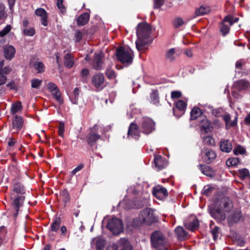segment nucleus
<instances>
[{
  "instance_id": "1",
  "label": "nucleus",
  "mask_w": 250,
  "mask_h": 250,
  "mask_svg": "<svg viewBox=\"0 0 250 250\" xmlns=\"http://www.w3.org/2000/svg\"><path fill=\"white\" fill-rule=\"evenodd\" d=\"M233 208V203L228 197H223L215 203V206L210 208L211 216L218 222L222 223L226 218V212L230 211Z\"/></svg>"
},
{
  "instance_id": "2",
  "label": "nucleus",
  "mask_w": 250,
  "mask_h": 250,
  "mask_svg": "<svg viewBox=\"0 0 250 250\" xmlns=\"http://www.w3.org/2000/svg\"><path fill=\"white\" fill-rule=\"evenodd\" d=\"M151 28L149 24L146 22L138 24L136 29L138 37L136 41V47L138 50L141 51L147 43V40L150 35Z\"/></svg>"
},
{
  "instance_id": "3",
  "label": "nucleus",
  "mask_w": 250,
  "mask_h": 250,
  "mask_svg": "<svg viewBox=\"0 0 250 250\" xmlns=\"http://www.w3.org/2000/svg\"><path fill=\"white\" fill-rule=\"evenodd\" d=\"M152 246L159 250H167L169 243L166 236L160 231H155L151 236Z\"/></svg>"
},
{
  "instance_id": "4",
  "label": "nucleus",
  "mask_w": 250,
  "mask_h": 250,
  "mask_svg": "<svg viewBox=\"0 0 250 250\" xmlns=\"http://www.w3.org/2000/svg\"><path fill=\"white\" fill-rule=\"evenodd\" d=\"M117 59L125 65L130 64L133 61V53L131 49L125 47H120L116 49Z\"/></svg>"
},
{
  "instance_id": "5",
  "label": "nucleus",
  "mask_w": 250,
  "mask_h": 250,
  "mask_svg": "<svg viewBox=\"0 0 250 250\" xmlns=\"http://www.w3.org/2000/svg\"><path fill=\"white\" fill-rule=\"evenodd\" d=\"M107 228L114 235H118L123 230V226L121 220L116 218L110 219L107 224Z\"/></svg>"
},
{
  "instance_id": "6",
  "label": "nucleus",
  "mask_w": 250,
  "mask_h": 250,
  "mask_svg": "<svg viewBox=\"0 0 250 250\" xmlns=\"http://www.w3.org/2000/svg\"><path fill=\"white\" fill-rule=\"evenodd\" d=\"M139 219L141 223L150 225L156 221L157 219L153 214V210L150 208H146L140 213Z\"/></svg>"
},
{
  "instance_id": "7",
  "label": "nucleus",
  "mask_w": 250,
  "mask_h": 250,
  "mask_svg": "<svg viewBox=\"0 0 250 250\" xmlns=\"http://www.w3.org/2000/svg\"><path fill=\"white\" fill-rule=\"evenodd\" d=\"M98 126L95 125L89 130V132L86 136V140L88 145H94L101 138V135L97 133Z\"/></svg>"
},
{
  "instance_id": "8",
  "label": "nucleus",
  "mask_w": 250,
  "mask_h": 250,
  "mask_svg": "<svg viewBox=\"0 0 250 250\" xmlns=\"http://www.w3.org/2000/svg\"><path fill=\"white\" fill-rule=\"evenodd\" d=\"M202 159L205 163L209 164L214 161L217 155L215 152L210 148H204L201 150Z\"/></svg>"
},
{
  "instance_id": "9",
  "label": "nucleus",
  "mask_w": 250,
  "mask_h": 250,
  "mask_svg": "<svg viewBox=\"0 0 250 250\" xmlns=\"http://www.w3.org/2000/svg\"><path fill=\"white\" fill-rule=\"evenodd\" d=\"M104 77L102 73H97L92 76L91 83L96 88L102 89L104 86Z\"/></svg>"
},
{
  "instance_id": "10",
  "label": "nucleus",
  "mask_w": 250,
  "mask_h": 250,
  "mask_svg": "<svg viewBox=\"0 0 250 250\" xmlns=\"http://www.w3.org/2000/svg\"><path fill=\"white\" fill-rule=\"evenodd\" d=\"M143 132L148 134L153 132L155 129V123L149 118H145L142 124Z\"/></svg>"
},
{
  "instance_id": "11",
  "label": "nucleus",
  "mask_w": 250,
  "mask_h": 250,
  "mask_svg": "<svg viewBox=\"0 0 250 250\" xmlns=\"http://www.w3.org/2000/svg\"><path fill=\"white\" fill-rule=\"evenodd\" d=\"M153 194L155 197L161 200L168 195L167 189L161 186H156L153 188Z\"/></svg>"
},
{
  "instance_id": "12",
  "label": "nucleus",
  "mask_w": 250,
  "mask_h": 250,
  "mask_svg": "<svg viewBox=\"0 0 250 250\" xmlns=\"http://www.w3.org/2000/svg\"><path fill=\"white\" fill-rule=\"evenodd\" d=\"M3 62V61H0V86L5 84L7 80V78L3 73L8 74L11 71V69L8 67L2 69L4 65Z\"/></svg>"
},
{
  "instance_id": "13",
  "label": "nucleus",
  "mask_w": 250,
  "mask_h": 250,
  "mask_svg": "<svg viewBox=\"0 0 250 250\" xmlns=\"http://www.w3.org/2000/svg\"><path fill=\"white\" fill-rule=\"evenodd\" d=\"M242 217V213L240 210H235L230 216L227 218L229 226H232L233 224L238 222Z\"/></svg>"
},
{
  "instance_id": "14",
  "label": "nucleus",
  "mask_w": 250,
  "mask_h": 250,
  "mask_svg": "<svg viewBox=\"0 0 250 250\" xmlns=\"http://www.w3.org/2000/svg\"><path fill=\"white\" fill-rule=\"evenodd\" d=\"M198 123L201 129L204 130L205 132L207 133L209 131L210 123L205 116H200L198 118Z\"/></svg>"
},
{
  "instance_id": "15",
  "label": "nucleus",
  "mask_w": 250,
  "mask_h": 250,
  "mask_svg": "<svg viewBox=\"0 0 250 250\" xmlns=\"http://www.w3.org/2000/svg\"><path fill=\"white\" fill-rule=\"evenodd\" d=\"M23 125V121L21 116L15 115L12 123V130L13 133H16L21 129Z\"/></svg>"
},
{
  "instance_id": "16",
  "label": "nucleus",
  "mask_w": 250,
  "mask_h": 250,
  "mask_svg": "<svg viewBox=\"0 0 250 250\" xmlns=\"http://www.w3.org/2000/svg\"><path fill=\"white\" fill-rule=\"evenodd\" d=\"M154 163L155 167L158 170L162 169L167 165V161L160 155H156L155 156Z\"/></svg>"
},
{
  "instance_id": "17",
  "label": "nucleus",
  "mask_w": 250,
  "mask_h": 250,
  "mask_svg": "<svg viewBox=\"0 0 250 250\" xmlns=\"http://www.w3.org/2000/svg\"><path fill=\"white\" fill-rule=\"evenodd\" d=\"M127 135L128 137L131 136L135 139H138L139 136V130L138 125L136 124L131 123L130 124Z\"/></svg>"
},
{
  "instance_id": "18",
  "label": "nucleus",
  "mask_w": 250,
  "mask_h": 250,
  "mask_svg": "<svg viewBox=\"0 0 250 250\" xmlns=\"http://www.w3.org/2000/svg\"><path fill=\"white\" fill-rule=\"evenodd\" d=\"M232 145L230 141L227 139H222L220 143V150L226 153L230 152L232 149Z\"/></svg>"
},
{
  "instance_id": "19",
  "label": "nucleus",
  "mask_w": 250,
  "mask_h": 250,
  "mask_svg": "<svg viewBox=\"0 0 250 250\" xmlns=\"http://www.w3.org/2000/svg\"><path fill=\"white\" fill-rule=\"evenodd\" d=\"M35 14L41 18L42 23L44 26H47V14L46 11L43 8H38L35 11Z\"/></svg>"
},
{
  "instance_id": "20",
  "label": "nucleus",
  "mask_w": 250,
  "mask_h": 250,
  "mask_svg": "<svg viewBox=\"0 0 250 250\" xmlns=\"http://www.w3.org/2000/svg\"><path fill=\"white\" fill-rule=\"evenodd\" d=\"M103 54L102 53H96L94 55V68L99 70L102 69Z\"/></svg>"
},
{
  "instance_id": "21",
  "label": "nucleus",
  "mask_w": 250,
  "mask_h": 250,
  "mask_svg": "<svg viewBox=\"0 0 250 250\" xmlns=\"http://www.w3.org/2000/svg\"><path fill=\"white\" fill-rule=\"evenodd\" d=\"M234 86L237 89L242 90L249 88L250 86V83L245 79H241L235 82Z\"/></svg>"
},
{
  "instance_id": "22",
  "label": "nucleus",
  "mask_w": 250,
  "mask_h": 250,
  "mask_svg": "<svg viewBox=\"0 0 250 250\" xmlns=\"http://www.w3.org/2000/svg\"><path fill=\"white\" fill-rule=\"evenodd\" d=\"M4 53L5 57L8 60H11L15 55L16 50L12 45H6L4 47Z\"/></svg>"
},
{
  "instance_id": "23",
  "label": "nucleus",
  "mask_w": 250,
  "mask_h": 250,
  "mask_svg": "<svg viewBox=\"0 0 250 250\" xmlns=\"http://www.w3.org/2000/svg\"><path fill=\"white\" fill-rule=\"evenodd\" d=\"M185 227L191 231H194L199 226L198 220L195 217L191 218L189 222L185 223Z\"/></svg>"
},
{
  "instance_id": "24",
  "label": "nucleus",
  "mask_w": 250,
  "mask_h": 250,
  "mask_svg": "<svg viewBox=\"0 0 250 250\" xmlns=\"http://www.w3.org/2000/svg\"><path fill=\"white\" fill-rule=\"evenodd\" d=\"M159 92L157 90L154 89L150 94V102L151 104L158 106L160 104V99Z\"/></svg>"
},
{
  "instance_id": "25",
  "label": "nucleus",
  "mask_w": 250,
  "mask_h": 250,
  "mask_svg": "<svg viewBox=\"0 0 250 250\" xmlns=\"http://www.w3.org/2000/svg\"><path fill=\"white\" fill-rule=\"evenodd\" d=\"M199 168L201 171L202 173L204 175H206L208 177L213 176L214 173L209 166L200 164L199 165Z\"/></svg>"
},
{
  "instance_id": "26",
  "label": "nucleus",
  "mask_w": 250,
  "mask_h": 250,
  "mask_svg": "<svg viewBox=\"0 0 250 250\" xmlns=\"http://www.w3.org/2000/svg\"><path fill=\"white\" fill-rule=\"evenodd\" d=\"M89 15L88 13H84L81 14L77 19V23L79 25L83 26L89 21Z\"/></svg>"
},
{
  "instance_id": "27",
  "label": "nucleus",
  "mask_w": 250,
  "mask_h": 250,
  "mask_svg": "<svg viewBox=\"0 0 250 250\" xmlns=\"http://www.w3.org/2000/svg\"><path fill=\"white\" fill-rule=\"evenodd\" d=\"M175 233L178 239L180 240H184L187 236V233L184 229L180 227H177L175 229Z\"/></svg>"
},
{
  "instance_id": "28",
  "label": "nucleus",
  "mask_w": 250,
  "mask_h": 250,
  "mask_svg": "<svg viewBox=\"0 0 250 250\" xmlns=\"http://www.w3.org/2000/svg\"><path fill=\"white\" fill-rule=\"evenodd\" d=\"M11 198L14 200L13 205L15 210L18 212L19 208L20 201H23L24 200V197L23 196L15 197L14 194L12 193L11 194Z\"/></svg>"
},
{
  "instance_id": "29",
  "label": "nucleus",
  "mask_w": 250,
  "mask_h": 250,
  "mask_svg": "<svg viewBox=\"0 0 250 250\" xmlns=\"http://www.w3.org/2000/svg\"><path fill=\"white\" fill-rule=\"evenodd\" d=\"M64 64L67 68H71L74 65V60L70 54L65 55L64 58Z\"/></svg>"
},
{
  "instance_id": "30",
  "label": "nucleus",
  "mask_w": 250,
  "mask_h": 250,
  "mask_svg": "<svg viewBox=\"0 0 250 250\" xmlns=\"http://www.w3.org/2000/svg\"><path fill=\"white\" fill-rule=\"evenodd\" d=\"M191 119V120H197L200 116H203L201 114V110L198 107H194L190 112Z\"/></svg>"
},
{
  "instance_id": "31",
  "label": "nucleus",
  "mask_w": 250,
  "mask_h": 250,
  "mask_svg": "<svg viewBox=\"0 0 250 250\" xmlns=\"http://www.w3.org/2000/svg\"><path fill=\"white\" fill-rule=\"evenodd\" d=\"M112 65V64H111V62H109L108 64V67L107 68L105 71V75L106 77L110 80L114 79L116 77V74L115 71L111 68Z\"/></svg>"
},
{
  "instance_id": "32",
  "label": "nucleus",
  "mask_w": 250,
  "mask_h": 250,
  "mask_svg": "<svg viewBox=\"0 0 250 250\" xmlns=\"http://www.w3.org/2000/svg\"><path fill=\"white\" fill-rule=\"evenodd\" d=\"M165 56L167 60L170 62L173 61L176 57L175 49L171 48L168 49L166 53Z\"/></svg>"
},
{
  "instance_id": "33",
  "label": "nucleus",
  "mask_w": 250,
  "mask_h": 250,
  "mask_svg": "<svg viewBox=\"0 0 250 250\" xmlns=\"http://www.w3.org/2000/svg\"><path fill=\"white\" fill-rule=\"evenodd\" d=\"M12 191L13 194L14 192L20 194H23L24 193L23 187L20 183L18 182L14 184Z\"/></svg>"
},
{
  "instance_id": "34",
  "label": "nucleus",
  "mask_w": 250,
  "mask_h": 250,
  "mask_svg": "<svg viewBox=\"0 0 250 250\" xmlns=\"http://www.w3.org/2000/svg\"><path fill=\"white\" fill-rule=\"evenodd\" d=\"M22 108V106L21 103L20 102H17L12 104L11 108V112L12 114H15L21 111Z\"/></svg>"
},
{
  "instance_id": "35",
  "label": "nucleus",
  "mask_w": 250,
  "mask_h": 250,
  "mask_svg": "<svg viewBox=\"0 0 250 250\" xmlns=\"http://www.w3.org/2000/svg\"><path fill=\"white\" fill-rule=\"evenodd\" d=\"M209 11V7L201 6L199 8L196 9L195 14L196 16H202L207 14Z\"/></svg>"
},
{
  "instance_id": "36",
  "label": "nucleus",
  "mask_w": 250,
  "mask_h": 250,
  "mask_svg": "<svg viewBox=\"0 0 250 250\" xmlns=\"http://www.w3.org/2000/svg\"><path fill=\"white\" fill-rule=\"evenodd\" d=\"M223 118L226 123V125L227 128H229L230 127L234 126L235 125H236V122L234 121L233 122H230V117L229 115H225L223 116Z\"/></svg>"
},
{
  "instance_id": "37",
  "label": "nucleus",
  "mask_w": 250,
  "mask_h": 250,
  "mask_svg": "<svg viewBox=\"0 0 250 250\" xmlns=\"http://www.w3.org/2000/svg\"><path fill=\"white\" fill-rule=\"evenodd\" d=\"M203 140L204 144L206 145L213 146L215 145L214 139L210 136L204 137Z\"/></svg>"
},
{
  "instance_id": "38",
  "label": "nucleus",
  "mask_w": 250,
  "mask_h": 250,
  "mask_svg": "<svg viewBox=\"0 0 250 250\" xmlns=\"http://www.w3.org/2000/svg\"><path fill=\"white\" fill-rule=\"evenodd\" d=\"M61 224V220L59 218H56L51 225V230L56 232L58 230Z\"/></svg>"
},
{
  "instance_id": "39",
  "label": "nucleus",
  "mask_w": 250,
  "mask_h": 250,
  "mask_svg": "<svg viewBox=\"0 0 250 250\" xmlns=\"http://www.w3.org/2000/svg\"><path fill=\"white\" fill-rule=\"evenodd\" d=\"M187 106L186 103L182 100H179L176 103V107L180 111L184 112Z\"/></svg>"
},
{
  "instance_id": "40",
  "label": "nucleus",
  "mask_w": 250,
  "mask_h": 250,
  "mask_svg": "<svg viewBox=\"0 0 250 250\" xmlns=\"http://www.w3.org/2000/svg\"><path fill=\"white\" fill-rule=\"evenodd\" d=\"M240 163V160L237 158H232L228 159L226 164L228 167L235 166Z\"/></svg>"
},
{
  "instance_id": "41",
  "label": "nucleus",
  "mask_w": 250,
  "mask_h": 250,
  "mask_svg": "<svg viewBox=\"0 0 250 250\" xmlns=\"http://www.w3.org/2000/svg\"><path fill=\"white\" fill-rule=\"evenodd\" d=\"M60 197L64 203H67L70 200V196L66 190H63L60 192Z\"/></svg>"
},
{
  "instance_id": "42",
  "label": "nucleus",
  "mask_w": 250,
  "mask_h": 250,
  "mask_svg": "<svg viewBox=\"0 0 250 250\" xmlns=\"http://www.w3.org/2000/svg\"><path fill=\"white\" fill-rule=\"evenodd\" d=\"M51 93L53 97L59 102L60 104H62L63 100L62 99L61 93L59 89Z\"/></svg>"
},
{
  "instance_id": "43",
  "label": "nucleus",
  "mask_w": 250,
  "mask_h": 250,
  "mask_svg": "<svg viewBox=\"0 0 250 250\" xmlns=\"http://www.w3.org/2000/svg\"><path fill=\"white\" fill-rule=\"evenodd\" d=\"M239 176L241 179H245L249 176V171L246 168H243L238 170Z\"/></svg>"
},
{
  "instance_id": "44",
  "label": "nucleus",
  "mask_w": 250,
  "mask_h": 250,
  "mask_svg": "<svg viewBox=\"0 0 250 250\" xmlns=\"http://www.w3.org/2000/svg\"><path fill=\"white\" fill-rule=\"evenodd\" d=\"M33 67L38 73H41L44 71V65L41 62H37L34 63Z\"/></svg>"
},
{
  "instance_id": "45",
  "label": "nucleus",
  "mask_w": 250,
  "mask_h": 250,
  "mask_svg": "<svg viewBox=\"0 0 250 250\" xmlns=\"http://www.w3.org/2000/svg\"><path fill=\"white\" fill-rule=\"evenodd\" d=\"M238 21V18H234L231 16H226L224 19V21L229 22V26L232 25L234 23L237 22Z\"/></svg>"
},
{
  "instance_id": "46",
  "label": "nucleus",
  "mask_w": 250,
  "mask_h": 250,
  "mask_svg": "<svg viewBox=\"0 0 250 250\" xmlns=\"http://www.w3.org/2000/svg\"><path fill=\"white\" fill-rule=\"evenodd\" d=\"M184 21L183 20L179 17L176 18L173 21V25L175 28H178L183 25Z\"/></svg>"
},
{
  "instance_id": "47",
  "label": "nucleus",
  "mask_w": 250,
  "mask_h": 250,
  "mask_svg": "<svg viewBox=\"0 0 250 250\" xmlns=\"http://www.w3.org/2000/svg\"><path fill=\"white\" fill-rule=\"evenodd\" d=\"M225 22H226L223 21L221 27V31L224 36L229 32L230 26L229 25H226L225 23Z\"/></svg>"
},
{
  "instance_id": "48",
  "label": "nucleus",
  "mask_w": 250,
  "mask_h": 250,
  "mask_svg": "<svg viewBox=\"0 0 250 250\" xmlns=\"http://www.w3.org/2000/svg\"><path fill=\"white\" fill-rule=\"evenodd\" d=\"M23 33L24 35L28 36H33L35 33V31L33 28H24L23 29Z\"/></svg>"
},
{
  "instance_id": "49",
  "label": "nucleus",
  "mask_w": 250,
  "mask_h": 250,
  "mask_svg": "<svg viewBox=\"0 0 250 250\" xmlns=\"http://www.w3.org/2000/svg\"><path fill=\"white\" fill-rule=\"evenodd\" d=\"M47 88L48 90L51 92L53 93L54 91L58 89V86L53 83L49 82L46 84Z\"/></svg>"
},
{
  "instance_id": "50",
  "label": "nucleus",
  "mask_w": 250,
  "mask_h": 250,
  "mask_svg": "<svg viewBox=\"0 0 250 250\" xmlns=\"http://www.w3.org/2000/svg\"><path fill=\"white\" fill-rule=\"evenodd\" d=\"M245 149L241 146H237L233 150L235 155L243 154L245 153Z\"/></svg>"
},
{
  "instance_id": "51",
  "label": "nucleus",
  "mask_w": 250,
  "mask_h": 250,
  "mask_svg": "<svg viewBox=\"0 0 250 250\" xmlns=\"http://www.w3.org/2000/svg\"><path fill=\"white\" fill-rule=\"evenodd\" d=\"M89 74V71L88 69L84 68L81 70V76L82 78L83 81L86 82L87 77Z\"/></svg>"
},
{
  "instance_id": "52",
  "label": "nucleus",
  "mask_w": 250,
  "mask_h": 250,
  "mask_svg": "<svg viewBox=\"0 0 250 250\" xmlns=\"http://www.w3.org/2000/svg\"><path fill=\"white\" fill-rule=\"evenodd\" d=\"M11 29V26L10 25H7L1 31H0V36L3 37L8 34Z\"/></svg>"
},
{
  "instance_id": "53",
  "label": "nucleus",
  "mask_w": 250,
  "mask_h": 250,
  "mask_svg": "<svg viewBox=\"0 0 250 250\" xmlns=\"http://www.w3.org/2000/svg\"><path fill=\"white\" fill-rule=\"evenodd\" d=\"M42 81L38 79H35L31 81V86L34 88H38L42 83Z\"/></svg>"
},
{
  "instance_id": "54",
  "label": "nucleus",
  "mask_w": 250,
  "mask_h": 250,
  "mask_svg": "<svg viewBox=\"0 0 250 250\" xmlns=\"http://www.w3.org/2000/svg\"><path fill=\"white\" fill-rule=\"evenodd\" d=\"M214 189V188L212 187L207 186L205 187L203 189V194L206 196H208L210 194V193L212 192V191Z\"/></svg>"
},
{
  "instance_id": "55",
  "label": "nucleus",
  "mask_w": 250,
  "mask_h": 250,
  "mask_svg": "<svg viewBox=\"0 0 250 250\" xmlns=\"http://www.w3.org/2000/svg\"><path fill=\"white\" fill-rule=\"evenodd\" d=\"M58 132L60 136H61L62 137H63L64 136V124L63 123H60Z\"/></svg>"
},
{
  "instance_id": "56",
  "label": "nucleus",
  "mask_w": 250,
  "mask_h": 250,
  "mask_svg": "<svg viewBox=\"0 0 250 250\" xmlns=\"http://www.w3.org/2000/svg\"><path fill=\"white\" fill-rule=\"evenodd\" d=\"M5 18V6L4 4L0 3V19H3Z\"/></svg>"
},
{
  "instance_id": "57",
  "label": "nucleus",
  "mask_w": 250,
  "mask_h": 250,
  "mask_svg": "<svg viewBox=\"0 0 250 250\" xmlns=\"http://www.w3.org/2000/svg\"><path fill=\"white\" fill-rule=\"evenodd\" d=\"M219 233V228L218 227H215L212 230L211 233L213 235V237L214 240H216L218 237V234Z\"/></svg>"
},
{
  "instance_id": "58",
  "label": "nucleus",
  "mask_w": 250,
  "mask_h": 250,
  "mask_svg": "<svg viewBox=\"0 0 250 250\" xmlns=\"http://www.w3.org/2000/svg\"><path fill=\"white\" fill-rule=\"evenodd\" d=\"M182 96V93L179 91H173L171 93V97L172 99H178Z\"/></svg>"
},
{
  "instance_id": "59",
  "label": "nucleus",
  "mask_w": 250,
  "mask_h": 250,
  "mask_svg": "<svg viewBox=\"0 0 250 250\" xmlns=\"http://www.w3.org/2000/svg\"><path fill=\"white\" fill-rule=\"evenodd\" d=\"M121 250H132L131 246L127 240H125V243Z\"/></svg>"
},
{
  "instance_id": "60",
  "label": "nucleus",
  "mask_w": 250,
  "mask_h": 250,
  "mask_svg": "<svg viewBox=\"0 0 250 250\" xmlns=\"http://www.w3.org/2000/svg\"><path fill=\"white\" fill-rule=\"evenodd\" d=\"M62 3L63 0H57V5L62 13L65 11V8L63 5Z\"/></svg>"
},
{
  "instance_id": "61",
  "label": "nucleus",
  "mask_w": 250,
  "mask_h": 250,
  "mask_svg": "<svg viewBox=\"0 0 250 250\" xmlns=\"http://www.w3.org/2000/svg\"><path fill=\"white\" fill-rule=\"evenodd\" d=\"M83 167L84 166L83 164H80L71 171V174L73 175H74L75 174H76L77 172H78V171H80L82 169H83Z\"/></svg>"
},
{
  "instance_id": "62",
  "label": "nucleus",
  "mask_w": 250,
  "mask_h": 250,
  "mask_svg": "<svg viewBox=\"0 0 250 250\" xmlns=\"http://www.w3.org/2000/svg\"><path fill=\"white\" fill-rule=\"evenodd\" d=\"M165 0H154V7L158 8L160 7L164 3Z\"/></svg>"
},
{
  "instance_id": "63",
  "label": "nucleus",
  "mask_w": 250,
  "mask_h": 250,
  "mask_svg": "<svg viewBox=\"0 0 250 250\" xmlns=\"http://www.w3.org/2000/svg\"><path fill=\"white\" fill-rule=\"evenodd\" d=\"M221 109H211V113L212 115L216 117H220L221 116Z\"/></svg>"
},
{
  "instance_id": "64",
  "label": "nucleus",
  "mask_w": 250,
  "mask_h": 250,
  "mask_svg": "<svg viewBox=\"0 0 250 250\" xmlns=\"http://www.w3.org/2000/svg\"><path fill=\"white\" fill-rule=\"evenodd\" d=\"M82 37H83V34L81 31H78L76 32V33L75 34V38H76V42H80L82 40Z\"/></svg>"
}]
</instances>
